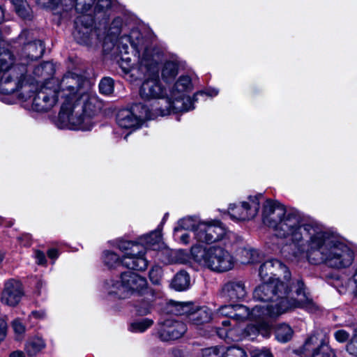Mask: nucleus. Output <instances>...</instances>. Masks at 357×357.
<instances>
[{"label":"nucleus","mask_w":357,"mask_h":357,"mask_svg":"<svg viewBox=\"0 0 357 357\" xmlns=\"http://www.w3.org/2000/svg\"><path fill=\"white\" fill-rule=\"evenodd\" d=\"M103 262L109 268H115L121 264V259L114 252L106 250L102 255Z\"/></svg>","instance_id":"2f4dec72"},{"label":"nucleus","mask_w":357,"mask_h":357,"mask_svg":"<svg viewBox=\"0 0 357 357\" xmlns=\"http://www.w3.org/2000/svg\"><path fill=\"white\" fill-rule=\"evenodd\" d=\"M222 349H226L224 347H214L206 348L203 350V357H221L222 356Z\"/></svg>","instance_id":"37998d69"},{"label":"nucleus","mask_w":357,"mask_h":357,"mask_svg":"<svg viewBox=\"0 0 357 357\" xmlns=\"http://www.w3.org/2000/svg\"><path fill=\"white\" fill-rule=\"evenodd\" d=\"M22 238L25 239V242L23 243L24 246H27L30 244L31 236L29 234H25L22 237H19L18 240L21 241Z\"/></svg>","instance_id":"052dcab7"},{"label":"nucleus","mask_w":357,"mask_h":357,"mask_svg":"<svg viewBox=\"0 0 357 357\" xmlns=\"http://www.w3.org/2000/svg\"><path fill=\"white\" fill-rule=\"evenodd\" d=\"M234 305H225L219 308L218 313L234 321Z\"/></svg>","instance_id":"a18cd8bd"},{"label":"nucleus","mask_w":357,"mask_h":357,"mask_svg":"<svg viewBox=\"0 0 357 357\" xmlns=\"http://www.w3.org/2000/svg\"><path fill=\"white\" fill-rule=\"evenodd\" d=\"M7 324L3 319H0V341L4 340L6 336Z\"/></svg>","instance_id":"5fc2aeb1"},{"label":"nucleus","mask_w":357,"mask_h":357,"mask_svg":"<svg viewBox=\"0 0 357 357\" xmlns=\"http://www.w3.org/2000/svg\"><path fill=\"white\" fill-rule=\"evenodd\" d=\"M54 72L53 66L50 62H45L36 66L33 70V75L36 77H46L51 75Z\"/></svg>","instance_id":"c9c22d12"},{"label":"nucleus","mask_w":357,"mask_h":357,"mask_svg":"<svg viewBox=\"0 0 357 357\" xmlns=\"http://www.w3.org/2000/svg\"><path fill=\"white\" fill-rule=\"evenodd\" d=\"M221 357H247L245 351L239 347H230L222 349Z\"/></svg>","instance_id":"58836bf2"},{"label":"nucleus","mask_w":357,"mask_h":357,"mask_svg":"<svg viewBox=\"0 0 357 357\" xmlns=\"http://www.w3.org/2000/svg\"><path fill=\"white\" fill-rule=\"evenodd\" d=\"M34 258L38 265H45L47 262L45 253L40 250L34 251Z\"/></svg>","instance_id":"8fccbe9b"},{"label":"nucleus","mask_w":357,"mask_h":357,"mask_svg":"<svg viewBox=\"0 0 357 357\" xmlns=\"http://www.w3.org/2000/svg\"><path fill=\"white\" fill-rule=\"evenodd\" d=\"M218 93V91L216 89H208L205 92H204V91L197 92L194 95V102L197 101V96L199 95L202 96L203 94H206L208 96L213 97V96H217Z\"/></svg>","instance_id":"6e6d98bb"},{"label":"nucleus","mask_w":357,"mask_h":357,"mask_svg":"<svg viewBox=\"0 0 357 357\" xmlns=\"http://www.w3.org/2000/svg\"><path fill=\"white\" fill-rule=\"evenodd\" d=\"M11 326L15 333V340L21 341L24 337L26 326L20 319L13 320Z\"/></svg>","instance_id":"4c0bfd02"},{"label":"nucleus","mask_w":357,"mask_h":357,"mask_svg":"<svg viewBox=\"0 0 357 357\" xmlns=\"http://www.w3.org/2000/svg\"><path fill=\"white\" fill-rule=\"evenodd\" d=\"M95 98L85 96L80 101L73 102L69 107L61 106L56 121V126L61 129L81 130L88 131L92 129L94 122L93 116L99 110Z\"/></svg>","instance_id":"20e7f679"},{"label":"nucleus","mask_w":357,"mask_h":357,"mask_svg":"<svg viewBox=\"0 0 357 357\" xmlns=\"http://www.w3.org/2000/svg\"><path fill=\"white\" fill-rule=\"evenodd\" d=\"M192 89V84L189 76H181L176 82L170 92L169 99L162 100L165 104V108L160 109L161 116L172 113L186 112L193 109L194 97L191 98L188 93Z\"/></svg>","instance_id":"0eeeda50"},{"label":"nucleus","mask_w":357,"mask_h":357,"mask_svg":"<svg viewBox=\"0 0 357 357\" xmlns=\"http://www.w3.org/2000/svg\"><path fill=\"white\" fill-rule=\"evenodd\" d=\"M100 92L105 95H110L114 91V81L109 77L103 78L99 84Z\"/></svg>","instance_id":"ea45409f"},{"label":"nucleus","mask_w":357,"mask_h":357,"mask_svg":"<svg viewBox=\"0 0 357 357\" xmlns=\"http://www.w3.org/2000/svg\"><path fill=\"white\" fill-rule=\"evenodd\" d=\"M45 286V284L43 281L39 280L36 284V289L38 290V294H40V289Z\"/></svg>","instance_id":"0e129e2a"},{"label":"nucleus","mask_w":357,"mask_h":357,"mask_svg":"<svg viewBox=\"0 0 357 357\" xmlns=\"http://www.w3.org/2000/svg\"><path fill=\"white\" fill-rule=\"evenodd\" d=\"M32 33L29 31H23L18 37L20 43H23L24 47L20 55L21 63L17 66H22L30 61L40 58L45 51V47L41 40L32 41Z\"/></svg>","instance_id":"dca6fc26"},{"label":"nucleus","mask_w":357,"mask_h":357,"mask_svg":"<svg viewBox=\"0 0 357 357\" xmlns=\"http://www.w3.org/2000/svg\"><path fill=\"white\" fill-rule=\"evenodd\" d=\"M93 24V19L91 15H82L76 18L73 36L78 43L89 45L99 39L100 36Z\"/></svg>","instance_id":"2eb2a0df"},{"label":"nucleus","mask_w":357,"mask_h":357,"mask_svg":"<svg viewBox=\"0 0 357 357\" xmlns=\"http://www.w3.org/2000/svg\"><path fill=\"white\" fill-rule=\"evenodd\" d=\"M116 247L124 254H127L130 252H139V248L142 247L139 243H135L132 241L119 240L116 241Z\"/></svg>","instance_id":"f704fd0d"},{"label":"nucleus","mask_w":357,"mask_h":357,"mask_svg":"<svg viewBox=\"0 0 357 357\" xmlns=\"http://www.w3.org/2000/svg\"><path fill=\"white\" fill-rule=\"evenodd\" d=\"M51 79L45 82L32 100V109L36 112H47L58 102L60 96Z\"/></svg>","instance_id":"ddd939ff"},{"label":"nucleus","mask_w":357,"mask_h":357,"mask_svg":"<svg viewBox=\"0 0 357 357\" xmlns=\"http://www.w3.org/2000/svg\"><path fill=\"white\" fill-rule=\"evenodd\" d=\"M262 221L277 237L289 238L298 246L293 254L295 258L305 255L310 263L336 270L349 268L354 263L355 252L349 245L334 238L321 225L303 222L296 211L287 209L278 202H264Z\"/></svg>","instance_id":"f257e3e1"},{"label":"nucleus","mask_w":357,"mask_h":357,"mask_svg":"<svg viewBox=\"0 0 357 357\" xmlns=\"http://www.w3.org/2000/svg\"><path fill=\"white\" fill-rule=\"evenodd\" d=\"M190 278L185 271L178 272L172 282V287L176 291H184L190 287Z\"/></svg>","instance_id":"bb28decb"},{"label":"nucleus","mask_w":357,"mask_h":357,"mask_svg":"<svg viewBox=\"0 0 357 357\" xmlns=\"http://www.w3.org/2000/svg\"><path fill=\"white\" fill-rule=\"evenodd\" d=\"M134 307L137 314L139 316H144L151 313L153 308V304L151 301L142 298L135 304Z\"/></svg>","instance_id":"72a5a7b5"},{"label":"nucleus","mask_w":357,"mask_h":357,"mask_svg":"<svg viewBox=\"0 0 357 357\" xmlns=\"http://www.w3.org/2000/svg\"><path fill=\"white\" fill-rule=\"evenodd\" d=\"M247 291L245 284L238 280H232L225 283L222 287L221 296L226 300L236 301L243 299Z\"/></svg>","instance_id":"412c9836"},{"label":"nucleus","mask_w":357,"mask_h":357,"mask_svg":"<svg viewBox=\"0 0 357 357\" xmlns=\"http://www.w3.org/2000/svg\"><path fill=\"white\" fill-rule=\"evenodd\" d=\"M235 234L228 231L218 220L203 221L198 225L195 238L198 242L211 244L223 241L225 245L231 243Z\"/></svg>","instance_id":"1a4fd4ad"},{"label":"nucleus","mask_w":357,"mask_h":357,"mask_svg":"<svg viewBox=\"0 0 357 357\" xmlns=\"http://www.w3.org/2000/svg\"><path fill=\"white\" fill-rule=\"evenodd\" d=\"M243 255L248 257V260H245L243 263H253L255 261V257L257 255V251L255 250H244L243 251Z\"/></svg>","instance_id":"3c124183"},{"label":"nucleus","mask_w":357,"mask_h":357,"mask_svg":"<svg viewBox=\"0 0 357 357\" xmlns=\"http://www.w3.org/2000/svg\"><path fill=\"white\" fill-rule=\"evenodd\" d=\"M3 9L0 6V24L3 22Z\"/></svg>","instance_id":"774afa93"},{"label":"nucleus","mask_w":357,"mask_h":357,"mask_svg":"<svg viewBox=\"0 0 357 357\" xmlns=\"http://www.w3.org/2000/svg\"><path fill=\"white\" fill-rule=\"evenodd\" d=\"M334 336L335 340L339 342H345L349 340V333L345 330H338L335 332Z\"/></svg>","instance_id":"09e8293b"},{"label":"nucleus","mask_w":357,"mask_h":357,"mask_svg":"<svg viewBox=\"0 0 357 357\" xmlns=\"http://www.w3.org/2000/svg\"><path fill=\"white\" fill-rule=\"evenodd\" d=\"M178 73V63L175 61L165 62L162 68V77L165 82L174 79Z\"/></svg>","instance_id":"c85d7f7f"},{"label":"nucleus","mask_w":357,"mask_h":357,"mask_svg":"<svg viewBox=\"0 0 357 357\" xmlns=\"http://www.w3.org/2000/svg\"><path fill=\"white\" fill-rule=\"evenodd\" d=\"M293 330L289 325L282 323L275 326V338L280 342L289 341L293 335Z\"/></svg>","instance_id":"c756f323"},{"label":"nucleus","mask_w":357,"mask_h":357,"mask_svg":"<svg viewBox=\"0 0 357 357\" xmlns=\"http://www.w3.org/2000/svg\"><path fill=\"white\" fill-rule=\"evenodd\" d=\"M23 294L21 282L16 280L10 279L4 284L1 295V301L6 305L15 307L20 303Z\"/></svg>","instance_id":"a211bd4d"},{"label":"nucleus","mask_w":357,"mask_h":357,"mask_svg":"<svg viewBox=\"0 0 357 357\" xmlns=\"http://www.w3.org/2000/svg\"><path fill=\"white\" fill-rule=\"evenodd\" d=\"M252 357H273L268 349H255L252 351Z\"/></svg>","instance_id":"864d4df0"},{"label":"nucleus","mask_w":357,"mask_h":357,"mask_svg":"<svg viewBox=\"0 0 357 357\" xmlns=\"http://www.w3.org/2000/svg\"><path fill=\"white\" fill-rule=\"evenodd\" d=\"M202 221L197 220L193 217H187L183 219H181L178 222V226L174 228V235H176V233L179 231L181 229L185 230H192L194 231V234L195 235L196 229L198 227V225Z\"/></svg>","instance_id":"cd10ccee"},{"label":"nucleus","mask_w":357,"mask_h":357,"mask_svg":"<svg viewBox=\"0 0 357 357\" xmlns=\"http://www.w3.org/2000/svg\"><path fill=\"white\" fill-rule=\"evenodd\" d=\"M122 25V20L120 17L115 18L110 26L111 34L118 35L120 33L121 27Z\"/></svg>","instance_id":"49530a36"},{"label":"nucleus","mask_w":357,"mask_h":357,"mask_svg":"<svg viewBox=\"0 0 357 357\" xmlns=\"http://www.w3.org/2000/svg\"><path fill=\"white\" fill-rule=\"evenodd\" d=\"M95 0H36L38 5L43 8L54 9L61 4L66 7V10L73 8L81 13L89 10Z\"/></svg>","instance_id":"6ab92c4d"},{"label":"nucleus","mask_w":357,"mask_h":357,"mask_svg":"<svg viewBox=\"0 0 357 357\" xmlns=\"http://www.w3.org/2000/svg\"><path fill=\"white\" fill-rule=\"evenodd\" d=\"M183 302L171 301L170 307L172 313L176 315H180V311L183 307Z\"/></svg>","instance_id":"603ef678"},{"label":"nucleus","mask_w":357,"mask_h":357,"mask_svg":"<svg viewBox=\"0 0 357 357\" xmlns=\"http://www.w3.org/2000/svg\"><path fill=\"white\" fill-rule=\"evenodd\" d=\"M347 351L353 356H357V327L354 331L353 336L347 345Z\"/></svg>","instance_id":"79ce46f5"},{"label":"nucleus","mask_w":357,"mask_h":357,"mask_svg":"<svg viewBox=\"0 0 357 357\" xmlns=\"http://www.w3.org/2000/svg\"><path fill=\"white\" fill-rule=\"evenodd\" d=\"M190 251L196 262L213 271L226 272L234 266L233 256L222 247L195 245L191 248Z\"/></svg>","instance_id":"423d86ee"},{"label":"nucleus","mask_w":357,"mask_h":357,"mask_svg":"<svg viewBox=\"0 0 357 357\" xmlns=\"http://www.w3.org/2000/svg\"><path fill=\"white\" fill-rule=\"evenodd\" d=\"M47 255L50 259H56L58 257V251L54 248L50 249L47 252Z\"/></svg>","instance_id":"13d9d810"},{"label":"nucleus","mask_w":357,"mask_h":357,"mask_svg":"<svg viewBox=\"0 0 357 357\" xmlns=\"http://www.w3.org/2000/svg\"><path fill=\"white\" fill-rule=\"evenodd\" d=\"M155 115L142 103H136L130 109H121L116 115V123L122 128L135 130Z\"/></svg>","instance_id":"9d476101"},{"label":"nucleus","mask_w":357,"mask_h":357,"mask_svg":"<svg viewBox=\"0 0 357 357\" xmlns=\"http://www.w3.org/2000/svg\"><path fill=\"white\" fill-rule=\"evenodd\" d=\"M145 250L142 247L139 248V252H130L123 254L121 258L122 266L137 271H144L148 266V261L144 257Z\"/></svg>","instance_id":"4be33fe9"},{"label":"nucleus","mask_w":357,"mask_h":357,"mask_svg":"<svg viewBox=\"0 0 357 357\" xmlns=\"http://www.w3.org/2000/svg\"><path fill=\"white\" fill-rule=\"evenodd\" d=\"M275 317H266L261 319H255L257 324L248 325L245 329L246 334L248 336L256 335L257 334H261L264 337H268L271 326L268 322V319H275Z\"/></svg>","instance_id":"b1692460"},{"label":"nucleus","mask_w":357,"mask_h":357,"mask_svg":"<svg viewBox=\"0 0 357 357\" xmlns=\"http://www.w3.org/2000/svg\"><path fill=\"white\" fill-rule=\"evenodd\" d=\"M10 357H25V356L22 351H16L11 353Z\"/></svg>","instance_id":"e2e57ef3"},{"label":"nucleus","mask_w":357,"mask_h":357,"mask_svg":"<svg viewBox=\"0 0 357 357\" xmlns=\"http://www.w3.org/2000/svg\"><path fill=\"white\" fill-rule=\"evenodd\" d=\"M31 316L38 319H43L45 317V312L43 310L33 311L31 312Z\"/></svg>","instance_id":"4d7b16f0"},{"label":"nucleus","mask_w":357,"mask_h":357,"mask_svg":"<svg viewBox=\"0 0 357 357\" xmlns=\"http://www.w3.org/2000/svg\"><path fill=\"white\" fill-rule=\"evenodd\" d=\"M212 318L211 310L206 307H195V310L190 313V320L192 324L199 326L208 323Z\"/></svg>","instance_id":"393cba45"},{"label":"nucleus","mask_w":357,"mask_h":357,"mask_svg":"<svg viewBox=\"0 0 357 357\" xmlns=\"http://www.w3.org/2000/svg\"><path fill=\"white\" fill-rule=\"evenodd\" d=\"M114 2V0H98L97 4L95 7L96 13H106L112 8Z\"/></svg>","instance_id":"a19ab883"},{"label":"nucleus","mask_w":357,"mask_h":357,"mask_svg":"<svg viewBox=\"0 0 357 357\" xmlns=\"http://www.w3.org/2000/svg\"><path fill=\"white\" fill-rule=\"evenodd\" d=\"M122 282L125 287L126 298L135 293L142 294L147 289L145 278L132 272L122 273Z\"/></svg>","instance_id":"aec40b11"},{"label":"nucleus","mask_w":357,"mask_h":357,"mask_svg":"<svg viewBox=\"0 0 357 357\" xmlns=\"http://www.w3.org/2000/svg\"><path fill=\"white\" fill-rule=\"evenodd\" d=\"M196 306H195L192 303H184L183 304V307L180 311V315H187L188 320H190V313L193 312Z\"/></svg>","instance_id":"de8ad7c7"},{"label":"nucleus","mask_w":357,"mask_h":357,"mask_svg":"<svg viewBox=\"0 0 357 357\" xmlns=\"http://www.w3.org/2000/svg\"><path fill=\"white\" fill-rule=\"evenodd\" d=\"M222 325L224 326V327H228L229 326L231 325V319H226L225 320H223L222 321Z\"/></svg>","instance_id":"69168bd1"},{"label":"nucleus","mask_w":357,"mask_h":357,"mask_svg":"<svg viewBox=\"0 0 357 357\" xmlns=\"http://www.w3.org/2000/svg\"><path fill=\"white\" fill-rule=\"evenodd\" d=\"M259 275L264 283L271 282L273 280H279L285 284L289 289L288 296L290 299H294L291 295V291L289 280L290 273L288 268L280 261L277 259H270L266 261L260 266ZM299 297L298 296L296 300Z\"/></svg>","instance_id":"9b49d317"},{"label":"nucleus","mask_w":357,"mask_h":357,"mask_svg":"<svg viewBox=\"0 0 357 357\" xmlns=\"http://www.w3.org/2000/svg\"><path fill=\"white\" fill-rule=\"evenodd\" d=\"M50 79L54 82L61 99L63 100L61 106L67 105L69 107L85 96V84L87 81L83 75L68 72L60 80L55 78Z\"/></svg>","instance_id":"6e6552de"},{"label":"nucleus","mask_w":357,"mask_h":357,"mask_svg":"<svg viewBox=\"0 0 357 357\" xmlns=\"http://www.w3.org/2000/svg\"><path fill=\"white\" fill-rule=\"evenodd\" d=\"M14 5L17 13L23 18L29 16L30 8L26 0H10Z\"/></svg>","instance_id":"e433bc0d"},{"label":"nucleus","mask_w":357,"mask_h":357,"mask_svg":"<svg viewBox=\"0 0 357 357\" xmlns=\"http://www.w3.org/2000/svg\"><path fill=\"white\" fill-rule=\"evenodd\" d=\"M45 347V341L41 337H35L27 341L25 350L29 356H33Z\"/></svg>","instance_id":"7c9ffc66"},{"label":"nucleus","mask_w":357,"mask_h":357,"mask_svg":"<svg viewBox=\"0 0 357 357\" xmlns=\"http://www.w3.org/2000/svg\"><path fill=\"white\" fill-rule=\"evenodd\" d=\"M288 287L279 280L258 285L253 291V298L262 302H271L268 305H256L252 311L243 305H234V321H242L248 318L261 319L266 317H278L296 308H303L313 312L317 310L302 280L296 282V293L299 298L290 299Z\"/></svg>","instance_id":"7ed1b4c3"},{"label":"nucleus","mask_w":357,"mask_h":357,"mask_svg":"<svg viewBox=\"0 0 357 357\" xmlns=\"http://www.w3.org/2000/svg\"><path fill=\"white\" fill-rule=\"evenodd\" d=\"M153 324V321L152 319L145 318L131 323L129 326V330L133 333H143L151 327Z\"/></svg>","instance_id":"473e14b6"},{"label":"nucleus","mask_w":357,"mask_h":357,"mask_svg":"<svg viewBox=\"0 0 357 357\" xmlns=\"http://www.w3.org/2000/svg\"><path fill=\"white\" fill-rule=\"evenodd\" d=\"M179 239L181 243L183 244H188L190 242V235L187 233L183 234L180 237Z\"/></svg>","instance_id":"bf43d9fd"},{"label":"nucleus","mask_w":357,"mask_h":357,"mask_svg":"<svg viewBox=\"0 0 357 357\" xmlns=\"http://www.w3.org/2000/svg\"><path fill=\"white\" fill-rule=\"evenodd\" d=\"M14 58L8 50L0 52V92L10 94L20 89L29 88L37 80L26 79L27 69L22 66L12 67Z\"/></svg>","instance_id":"39448f33"},{"label":"nucleus","mask_w":357,"mask_h":357,"mask_svg":"<svg viewBox=\"0 0 357 357\" xmlns=\"http://www.w3.org/2000/svg\"><path fill=\"white\" fill-rule=\"evenodd\" d=\"M187 331L185 324L181 321L167 319L159 325L158 337L163 342H169L181 337Z\"/></svg>","instance_id":"f3484780"},{"label":"nucleus","mask_w":357,"mask_h":357,"mask_svg":"<svg viewBox=\"0 0 357 357\" xmlns=\"http://www.w3.org/2000/svg\"><path fill=\"white\" fill-rule=\"evenodd\" d=\"M162 270L160 266L153 267L149 272V278L153 284H158L160 280Z\"/></svg>","instance_id":"c03bdc74"},{"label":"nucleus","mask_w":357,"mask_h":357,"mask_svg":"<svg viewBox=\"0 0 357 357\" xmlns=\"http://www.w3.org/2000/svg\"><path fill=\"white\" fill-rule=\"evenodd\" d=\"M301 351L305 357H336L334 351L328 345V337L321 331H317L310 336Z\"/></svg>","instance_id":"f8f14e48"},{"label":"nucleus","mask_w":357,"mask_h":357,"mask_svg":"<svg viewBox=\"0 0 357 357\" xmlns=\"http://www.w3.org/2000/svg\"><path fill=\"white\" fill-rule=\"evenodd\" d=\"M103 289L108 295L118 298H126L125 287L122 282V274L120 277L107 280L105 282Z\"/></svg>","instance_id":"5701e85b"},{"label":"nucleus","mask_w":357,"mask_h":357,"mask_svg":"<svg viewBox=\"0 0 357 357\" xmlns=\"http://www.w3.org/2000/svg\"><path fill=\"white\" fill-rule=\"evenodd\" d=\"M261 195L250 196L247 201L242 202L238 205L230 204L228 208V214L234 220L245 221L254 218L259 209V199Z\"/></svg>","instance_id":"4468645a"},{"label":"nucleus","mask_w":357,"mask_h":357,"mask_svg":"<svg viewBox=\"0 0 357 357\" xmlns=\"http://www.w3.org/2000/svg\"><path fill=\"white\" fill-rule=\"evenodd\" d=\"M354 282H355V284H356V288H355V294L357 295V268H356V270L355 271V273L354 275Z\"/></svg>","instance_id":"338daca9"},{"label":"nucleus","mask_w":357,"mask_h":357,"mask_svg":"<svg viewBox=\"0 0 357 357\" xmlns=\"http://www.w3.org/2000/svg\"><path fill=\"white\" fill-rule=\"evenodd\" d=\"M123 39L129 41L138 54V63L136 66L131 63V59L128 56V47L125 45L123 47L124 54H121L118 61L119 66L126 79L130 82L145 78L139 89V96L145 100H158V106L151 112L155 117L161 116L160 109L162 107L165 108V105L162 100L169 99V97H165L166 89L158 76V64L161 61L162 54L158 49L149 47V41L144 40L137 30L132 31L130 36Z\"/></svg>","instance_id":"f03ea898"},{"label":"nucleus","mask_w":357,"mask_h":357,"mask_svg":"<svg viewBox=\"0 0 357 357\" xmlns=\"http://www.w3.org/2000/svg\"><path fill=\"white\" fill-rule=\"evenodd\" d=\"M218 335L222 337V338H225V337H227L228 336V330L227 329H220L219 331H217Z\"/></svg>","instance_id":"680f3d73"},{"label":"nucleus","mask_w":357,"mask_h":357,"mask_svg":"<svg viewBox=\"0 0 357 357\" xmlns=\"http://www.w3.org/2000/svg\"><path fill=\"white\" fill-rule=\"evenodd\" d=\"M161 241V228L150 232L149 234L143 235L139 238V243L145 250L146 248L155 249V246Z\"/></svg>","instance_id":"a878e982"}]
</instances>
